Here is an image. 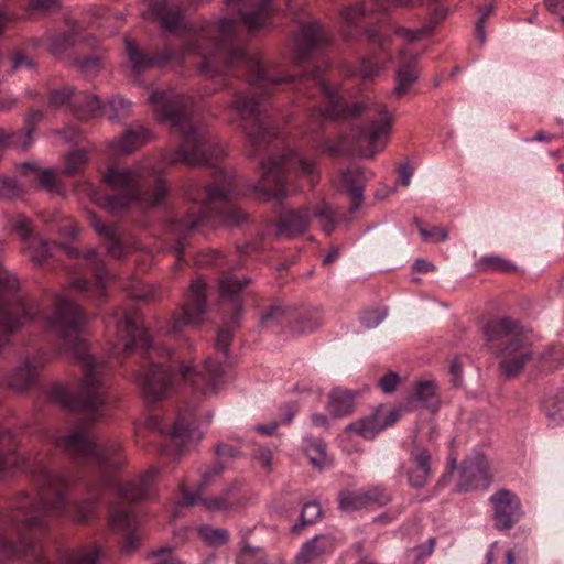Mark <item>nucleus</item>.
I'll return each instance as SVG.
<instances>
[{"mask_svg": "<svg viewBox=\"0 0 564 564\" xmlns=\"http://www.w3.org/2000/svg\"><path fill=\"white\" fill-rule=\"evenodd\" d=\"M37 498L28 495L19 497L4 513L0 528V555L15 558L35 554L26 532L45 527L48 517H59L67 505V486L57 474L41 468L35 475Z\"/></svg>", "mask_w": 564, "mask_h": 564, "instance_id": "obj_3", "label": "nucleus"}, {"mask_svg": "<svg viewBox=\"0 0 564 564\" xmlns=\"http://www.w3.org/2000/svg\"><path fill=\"white\" fill-rule=\"evenodd\" d=\"M392 33L408 43H414L421 41L427 34V30L424 28L411 30L402 26H394L392 29Z\"/></svg>", "mask_w": 564, "mask_h": 564, "instance_id": "obj_58", "label": "nucleus"}, {"mask_svg": "<svg viewBox=\"0 0 564 564\" xmlns=\"http://www.w3.org/2000/svg\"><path fill=\"white\" fill-rule=\"evenodd\" d=\"M84 258L87 261H89V264L91 267V270L94 271V275L96 279V288L98 292L101 293L108 280V272L105 269L102 261L98 259L95 249H87L84 253Z\"/></svg>", "mask_w": 564, "mask_h": 564, "instance_id": "obj_47", "label": "nucleus"}, {"mask_svg": "<svg viewBox=\"0 0 564 564\" xmlns=\"http://www.w3.org/2000/svg\"><path fill=\"white\" fill-rule=\"evenodd\" d=\"M312 218H317L321 221L322 229L325 234L329 235L334 228V218L328 206L322 202L312 209Z\"/></svg>", "mask_w": 564, "mask_h": 564, "instance_id": "obj_53", "label": "nucleus"}, {"mask_svg": "<svg viewBox=\"0 0 564 564\" xmlns=\"http://www.w3.org/2000/svg\"><path fill=\"white\" fill-rule=\"evenodd\" d=\"M335 549L334 539L329 535H316L307 541L295 557L296 564H319Z\"/></svg>", "mask_w": 564, "mask_h": 564, "instance_id": "obj_24", "label": "nucleus"}, {"mask_svg": "<svg viewBox=\"0 0 564 564\" xmlns=\"http://www.w3.org/2000/svg\"><path fill=\"white\" fill-rule=\"evenodd\" d=\"M435 545V539H429L427 544L417 546L408 552V558L412 564H419L425 556L432 554Z\"/></svg>", "mask_w": 564, "mask_h": 564, "instance_id": "obj_61", "label": "nucleus"}, {"mask_svg": "<svg viewBox=\"0 0 564 564\" xmlns=\"http://www.w3.org/2000/svg\"><path fill=\"white\" fill-rule=\"evenodd\" d=\"M48 361L44 352H37L31 358H26L9 377V384L14 389L22 390L29 387L36 378L39 369Z\"/></svg>", "mask_w": 564, "mask_h": 564, "instance_id": "obj_25", "label": "nucleus"}, {"mask_svg": "<svg viewBox=\"0 0 564 564\" xmlns=\"http://www.w3.org/2000/svg\"><path fill=\"white\" fill-rule=\"evenodd\" d=\"M89 223L99 237L104 239L108 253L112 258L121 259L126 256V247L118 237L117 229L115 227L105 226L95 214L89 215Z\"/></svg>", "mask_w": 564, "mask_h": 564, "instance_id": "obj_28", "label": "nucleus"}, {"mask_svg": "<svg viewBox=\"0 0 564 564\" xmlns=\"http://www.w3.org/2000/svg\"><path fill=\"white\" fill-rule=\"evenodd\" d=\"M39 314L36 303H24L19 301L13 305L7 302H0V326L4 330H14L24 325L28 321H32Z\"/></svg>", "mask_w": 564, "mask_h": 564, "instance_id": "obj_19", "label": "nucleus"}, {"mask_svg": "<svg viewBox=\"0 0 564 564\" xmlns=\"http://www.w3.org/2000/svg\"><path fill=\"white\" fill-rule=\"evenodd\" d=\"M264 552L261 547L251 546L245 542L237 556V564H262Z\"/></svg>", "mask_w": 564, "mask_h": 564, "instance_id": "obj_51", "label": "nucleus"}, {"mask_svg": "<svg viewBox=\"0 0 564 564\" xmlns=\"http://www.w3.org/2000/svg\"><path fill=\"white\" fill-rule=\"evenodd\" d=\"M254 463L265 471L272 470V452L268 447L259 446L252 453Z\"/></svg>", "mask_w": 564, "mask_h": 564, "instance_id": "obj_60", "label": "nucleus"}, {"mask_svg": "<svg viewBox=\"0 0 564 564\" xmlns=\"http://www.w3.org/2000/svg\"><path fill=\"white\" fill-rule=\"evenodd\" d=\"M259 107V100H256L253 96H249L243 93L236 94L232 102L229 106V108L240 119H247L256 116L258 113Z\"/></svg>", "mask_w": 564, "mask_h": 564, "instance_id": "obj_38", "label": "nucleus"}, {"mask_svg": "<svg viewBox=\"0 0 564 564\" xmlns=\"http://www.w3.org/2000/svg\"><path fill=\"white\" fill-rule=\"evenodd\" d=\"M543 410L551 423L555 425L564 423V391L546 398L543 401Z\"/></svg>", "mask_w": 564, "mask_h": 564, "instance_id": "obj_40", "label": "nucleus"}, {"mask_svg": "<svg viewBox=\"0 0 564 564\" xmlns=\"http://www.w3.org/2000/svg\"><path fill=\"white\" fill-rule=\"evenodd\" d=\"M499 368L506 378L519 376L528 362L533 359V351L530 348L525 336L506 344L500 352Z\"/></svg>", "mask_w": 564, "mask_h": 564, "instance_id": "obj_15", "label": "nucleus"}, {"mask_svg": "<svg viewBox=\"0 0 564 564\" xmlns=\"http://www.w3.org/2000/svg\"><path fill=\"white\" fill-rule=\"evenodd\" d=\"M238 313L234 314L232 317L225 323V326L221 327L216 337V348L218 350L224 351L227 355L228 348L232 338V329L238 326L240 318V307H236Z\"/></svg>", "mask_w": 564, "mask_h": 564, "instance_id": "obj_46", "label": "nucleus"}, {"mask_svg": "<svg viewBox=\"0 0 564 564\" xmlns=\"http://www.w3.org/2000/svg\"><path fill=\"white\" fill-rule=\"evenodd\" d=\"M14 443L9 432L0 430V473L10 469L17 463L13 453Z\"/></svg>", "mask_w": 564, "mask_h": 564, "instance_id": "obj_41", "label": "nucleus"}, {"mask_svg": "<svg viewBox=\"0 0 564 564\" xmlns=\"http://www.w3.org/2000/svg\"><path fill=\"white\" fill-rule=\"evenodd\" d=\"M200 539L209 546L219 547L226 545L229 541V533L223 528H213L210 525H200L198 529Z\"/></svg>", "mask_w": 564, "mask_h": 564, "instance_id": "obj_43", "label": "nucleus"}, {"mask_svg": "<svg viewBox=\"0 0 564 564\" xmlns=\"http://www.w3.org/2000/svg\"><path fill=\"white\" fill-rule=\"evenodd\" d=\"M327 408L334 417H343L350 414L355 408L354 392L340 388L333 389Z\"/></svg>", "mask_w": 564, "mask_h": 564, "instance_id": "obj_32", "label": "nucleus"}, {"mask_svg": "<svg viewBox=\"0 0 564 564\" xmlns=\"http://www.w3.org/2000/svg\"><path fill=\"white\" fill-rule=\"evenodd\" d=\"M312 219V210H292L281 218L278 225V234L292 237L303 234Z\"/></svg>", "mask_w": 564, "mask_h": 564, "instance_id": "obj_29", "label": "nucleus"}, {"mask_svg": "<svg viewBox=\"0 0 564 564\" xmlns=\"http://www.w3.org/2000/svg\"><path fill=\"white\" fill-rule=\"evenodd\" d=\"M152 139V132L142 124H135L127 129L119 138L109 143V148L116 154H129L147 144Z\"/></svg>", "mask_w": 564, "mask_h": 564, "instance_id": "obj_23", "label": "nucleus"}, {"mask_svg": "<svg viewBox=\"0 0 564 564\" xmlns=\"http://www.w3.org/2000/svg\"><path fill=\"white\" fill-rule=\"evenodd\" d=\"M367 507L365 490H346L339 495V508L343 511L351 512Z\"/></svg>", "mask_w": 564, "mask_h": 564, "instance_id": "obj_45", "label": "nucleus"}, {"mask_svg": "<svg viewBox=\"0 0 564 564\" xmlns=\"http://www.w3.org/2000/svg\"><path fill=\"white\" fill-rule=\"evenodd\" d=\"M299 166L301 174L307 176L311 185L317 180L315 162L292 150H286L279 161L262 163V176L256 189L269 197L280 198L284 193V172Z\"/></svg>", "mask_w": 564, "mask_h": 564, "instance_id": "obj_8", "label": "nucleus"}, {"mask_svg": "<svg viewBox=\"0 0 564 564\" xmlns=\"http://www.w3.org/2000/svg\"><path fill=\"white\" fill-rule=\"evenodd\" d=\"M151 15L160 20L163 28L173 30L182 22L180 11H169L167 6L163 1H155L151 4Z\"/></svg>", "mask_w": 564, "mask_h": 564, "instance_id": "obj_39", "label": "nucleus"}, {"mask_svg": "<svg viewBox=\"0 0 564 564\" xmlns=\"http://www.w3.org/2000/svg\"><path fill=\"white\" fill-rule=\"evenodd\" d=\"M206 312V284L202 279H197L191 284L182 314L174 318L169 333L174 334L181 332L185 326L202 324L205 321Z\"/></svg>", "mask_w": 564, "mask_h": 564, "instance_id": "obj_10", "label": "nucleus"}, {"mask_svg": "<svg viewBox=\"0 0 564 564\" xmlns=\"http://www.w3.org/2000/svg\"><path fill=\"white\" fill-rule=\"evenodd\" d=\"M153 558L152 564H184L181 560L175 557L171 547H161L151 553Z\"/></svg>", "mask_w": 564, "mask_h": 564, "instance_id": "obj_62", "label": "nucleus"}, {"mask_svg": "<svg viewBox=\"0 0 564 564\" xmlns=\"http://www.w3.org/2000/svg\"><path fill=\"white\" fill-rule=\"evenodd\" d=\"M231 181L228 180L221 187L217 185L209 186L203 193L195 182H188L185 186V195L188 199L196 202L202 198V206L196 212H192L182 219H177L172 225V230L180 235L183 231H189L196 228L215 208L218 203H225L232 197Z\"/></svg>", "mask_w": 564, "mask_h": 564, "instance_id": "obj_9", "label": "nucleus"}, {"mask_svg": "<svg viewBox=\"0 0 564 564\" xmlns=\"http://www.w3.org/2000/svg\"><path fill=\"white\" fill-rule=\"evenodd\" d=\"M399 419V410L381 405L371 414L350 423L347 426V431L362 438L372 440L378 433L395 423Z\"/></svg>", "mask_w": 564, "mask_h": 564, "instance_id": "obj_13", "label": "nucleus"}, {"mask_svg": "<svg viewBox=\"0 0 564 564\" xmlns=\"http://www.w3.org/2000/svg\"><path fill=\"white\" fill-rule=\"evenodd\" d=\"M247 137L250 147L257 148L268 142L270 132L262 122H258L257 126L247 133Z\"/></svg>", "mask_w": 564, "mask_h": 564, "instance_id": "obj_55", "label": "nucleus"}, {"mask_svg": "<svg viewBox=\"0 0 564 564\" xmlns=\"http://www.w3.org/2000/svg\"><path fill=\"white\" fill-rule=\"evenodd\" d=\"M494 521L498 530H510L523 516L520 499L512 491L501 488L490 497Z\"/></svg>", "mask_w": 564, "mask_h": 564, "instance_id": "obj_12", "label": "nucleus"}, {"mask_svg": "<svg viewBox=\"0 0 564 564\" xmlns=\"http://www.w3.org/2000/svg\"><path fill=\"white\" fill-rule=\"evenodd\" d=\"M149 102L160 119L169 122L183 138L177 152L170 160L171 163L180 162L196 166L218 158V154H214L216 148L208 140L206 129L194 124L188 116L191 97L175 94L170 89L153 90Z\"/></svg>", "mask_w": 564, "mask_h": 564, "instance_id": "obj_4", "label": "nucleus"}, {"mask_svg": "<svg viewBox=\"0 0 564 564\" xmlns=\"http://www.w3.org/2000/svg\"><path fill=\"white\" fill-rule=\"evenodd\" d=\"M9 226L26 245L35 238L32 236V221L23 215L13 216L9 220Z\"/></svg>", "mask_w": 564, "mask_h": 564, "instance_id": "obj_50", "label": "nucleus"}, {"mask_svg": "<svg viewBox=\"0 0 564 564\" xmlns=\"http://www.w3.org/2000/svg\"><path fill=\"white\" fill-rule=\"evenodd\" d=\"M322 514V509L318 503L310 502L304 505L301 513V524L314 523Z\"/></svg>", "mask_w": 564, "mask_h": 564, "instance_id": "obj_64", "label": "nucleus"}, {"mask_svg": "<svg viewBox=\"0 0 564 564\" xmlns=\"http://www.w3.org/2000/svg\"><path fill=\"white\" fill-rule=\"evenodd\" d=\"M365 180L364 172L357 167L348 169L340 173V182L343 187L349 193L355 209L362 203Z\"/></svg>", "mask_w": 564, "mask_h": 564, "instance_id": "obj_31", "label": "nucleus"}, {"mask_svg": "<svg viewBox=\"0 0 564 564\" xmlns=\"http://www.w3.org/2000/svg\"><path fill=\"white\" fill-rule=\"evenodd\" d=\"M410 467L408 469L409 482L414 488H422L431 476V455L423 447H414L410 453Z\"/></svg>", "mask_w": 564, "mask_h": 564, "instance_id": "obj_26", "label": "nucleus"}, {"mask_svg": "<svg viewBox=\"0 0 564 564\" xmlns=\"http://www.w3.org/2000/svg\"><path fill=\"white\" fill-rule=\"evenodd\" d=\"M484 333L488 341L507 338V344L524 337L522 328L510 318L490 321L485 326Z\"/></svg>", "mask_w": 564, "mask_h": 564, "instance_id": "obj_27", "label": "nucleus"}, {"mask_svg": "<svg viewBox=\"0 0 564 564\" xmlns=\"http://www.w3.org/2000/svg\"><path fill=\"white\" fill-rule=\"evenodd\" d=\"M87 161V153L84 150H75L65 158L63 174L72 176L79 173Z\"/></svg>", "mask_w": 564, "mask_h": 564, "instance_id": "obj_49", "label": "nucleus"}, {"mask_svg": "<svg viewBox=\"0 0 564 564\" xmlns=\"http://www.w3.org/2000/svg\"><path fill=\"white\" fill-rule=\"evenodd\" d=\"M50 440L56 447L65 451L74 458L100 467L115 469L126 463V459L121 456V444L117 441H110L104 446H97L91 440L86 423L75 427L67 436L51 435Z\"/></svg>", "mask_w": 564, "mask_h": 564, "instance_id": "obj_7", "label": "nucleus"}, {"mask_svg": "<svg viewBox=\"0 0 564 564\" xmlns=\"http://www.w3.org/2000/svg\"><path fill=\"white\" fill-rule=\"evenodd\" d=\"M131 104L122 98L115 97L109 101L108 105V118L111 121L122 120L130 113Z\"/></svg>", "mask_w": 564, "mask_h": 564, "instance_id": "obj_52", "label": "nucleus"}, {"mask_svg": "<svg viewBox=\"0 0 564 564\" xmlns=\"http://www.w3.org/2000/svg\"><path fill=\"white\" fill-rule=\"evenodd\" d=\"M126 51L134 73L141 72L161 64V58L158 56H149L138 48V46L129 39H126Z\"/></svg>", "mask_w": 564, "mask_h": 564, "instance_id": "obj_34", "label": "nucleus"}, {"mask_svg": "<svg viewBox=\"0 0 564 564\" xmlns=\"http://www.w3.org/2000/svg\"><path fill=\"white\" fill-rule=\"evenodd\" d=\"M99 496L97 492L91 491L89 497L78 502L73 512V520L76 522H86L90 520L98 506Z\"/></svg>", "mask_w": 564, "mask_h": 564, "instance_id": "obj_44", "label": "nucleus"}, {"mask_svg": "<svg viewBox=\"0 0 564 564\" xmlns=\"http://www.w3.org/2000/svg\"><path fill=\"white\" fill-rule=\"evenodd\" d=\"M196 419L192 411H181L169 430L171 444L164 452L169 455H181L183 447L192 440L195 433Z\"/></svg>", "mask_w": 564, "mask_h": 564, "instance_id": "obj_18", "label": "nucleus"}, {"mask_svg": "<svg viewBox=\"0 0 564 564\" xmlns=\"http://www.w3.org/2000/svg\"><path fill=\"white\" fill-rule=\"evenodd\" d=\"M415 224L419 227L421 237L427 242L444 241L448 237V231L445 228L433 227L429 230L424 228L417 219H415Z\"/></svg>", "mask_w": 564, "mask_h": 564, "instance_id": "obj_57", "label": "nucleus"}, {"mask_svg": "<svg viewBox=\"0 0 564 564\" xmlns=\"http://www.w3.org/2000/svg\"><path fill=\"white\" fill-rule=\"evenodd\" d=\"M28 253L31 261L37 265H41L52 254L51 246L42 238H33L30 243L26 245Z\"/></svg>", "mask_w": 564, "mask_h": 564, "instance_id": "obj_48", "label": "nucleus"}, {"mask_svg": "<svg viewBox=\"0 0 564 564\" xmlns=\"http://www.w3.org/2000/svg\"><path fill=\"white\" fill-rule=\"evenodd\" d=\"M102 181L119 194L99 198L90 184L83 186L91 199L109 212L120 210L132 202L155 206L167 193V186L151 162H142L129 169L111 166L104 174Z\"/></svg>", "mask_w": 564, "mask_h": 564, "instance_id": "obj_5", "label": "nucleus"}, {"mask_svg": "<svg viewBox=\"0 0 564 564\" xmlns=\"http://www.w3.org/2000/svg\"><path fill=\"white\" fill-rule=\"evenodd\" d=\"M250 283V280L247 278L235 280L231 278H223L219 281V294L223 301H232L234 302V314H237L238 311L236 307H240V313L242 312L241 303L238 301V295Z\"/></svg>", "mask_w": 564, "mask_h": 564, "instance_id": "obj_36", "label": "nucleus"}, {"mask_svg": "<svg viewBox=\"0 0 564 564\" xmlns=\"http://www.w3.org/2000/svg\"><path fill=\"white\" fill-rule=\"evenodd\" d=\"M109 525L112 530L126 534L123 543L124 552H132L140 545L142 536L137 532V519L130 512L126 510L112 511Z\"/></svg>", "mask_w": 564, "mask_h": 564, "instance_id": "obj_22", "label": "nucleus"}, {"mask_svg": "<svg viewBox=\"0 0 564 564\" xmlns=\"http://www.w3.org/2000/svg\"><path fill=\"white\" fill-rule=\"evenodd\" d=\"M488 482V462L482 454L476 453L463 463L458 490L468 491Z\"/></svg>", "mask_w": 564, "mask_h": 564, "instance_id": "obj_20", "label": "nucleus"}, {"mask_svg": "<svg viewBox=\"0 0 564 564\" xmlns=\"http://www.w3.org/2000/svg\"><path fill=\"white\" fill-rule=\"evenodd\" d=\"M74 106L77 108L76 115L80 119L96 117L102 112L99 98L85 93H77L74 96Z\"/></svg>", "mask_w": 564, "mask_h": 564, "instance_id": "obj_37", "label": "nucleus"}, {"mask_svg": "<svg viewBox=\"0 0 564 564\" xmlns=\"http://www.w3.org/2000/svg\"><path fill=\"white\" fill-rule=\"evenodd\" d=\"M270 10L271 0H225V15L217 23L208 24L193 35L185 51L202 57L200 69L210 78L229 72L235 76L246 72L251 77L252 86L292 83L293 77L268 76L260 59L256 56L247 57L237 39V17L250 31H254L265 24Z\"/></svg>", "mask_w": 564, "mask_h": 564, "instance_id": "obj_1", "label": "nucleus"}, {"mask_svg": "<svg viewBox=\"0 0 564 564\" xmlns=\"http://www.w3.org/2000/svg\"><path fill=\"white\" fill-rule=\"evenodd\" d=\"M477 267L482 272H500V273H510L516 270V265L499 257V256H485L481 257Z\"/></svg>", "mask_w": 564, "mask_h": 564, "instance_id": "obj_42", "label": "nucleus"}, {"mask_svg": "<svg viewBox=\"0 0 564 564\" xmlns=\"http://www.w3.org/2000/svg\"><path fill=\"white\" fill-rule=\"evenodd\" d=\"M76 94L70 87L54 90L48 99V106L53 109L62 108L68 104L74 105V96Z\"/></svg>", "mask_w": 564, "mask_h": 564, "instance_id": "obj_54", "label": "nucleus"}, {"mask_svg": "<svg viewBox=\"0 0 564 564\" xmlns=\"http://www.w3.org/2000/svg\"><path fill=\"white\" fill-rule=\"evenodd\" d=\"M73 42L72 35L66 33L55 34L48 40V50L52 54L63 53Z\"/></svg>", "mask_w": 564, "mask_h": 564, "instance_id": "obj_59", "label": "nucleus"}, {"mask_svg": "<svg viewBox=\"0 0 564 564\" xmlns=\"http://www.w3.org/2000/svg\"><path fill=\"white\" fill-rule=\"evenodd\" d=\"M303 451L308 458L310 464L321 470L332 464V459L326 453L325 445L317 440L305 438L303 441Z\"/></svg>", "mask_w": 564, "mask_h": 564, "instance_id": "obj_35", "label": "nucleus"}, {"mask_svg": "<svg viewBox=\"0 0 564 564\" xmlns=\"http://www.w3.org/2000/svg\"><path fill=\"white\" fill-rule=\"evenodd\" d=\"M85 322V315L70 299L64 295L56 296L55 308L47 318V324L62 337L66 348L82 364L84 373L76 391L56 383L51 388V395L64 406L82 409L90 421H95L105 415L106 365L96 362L88 352L87 343L82 337Z\"/></svg>", "mask_w": 564, "mask_h": 564, "instance_id": "obj_2", "label": "nucleus"}, {"mask_svg": "<svg viewBox=\"0 0 564 564\" xmlns=\"http://www.w3.org/2000/svg\"><path fill=\"white\" fill-rule=\"evenodd\" d=\"M330 36L318 23H306L300 29L295 39V59L296 63L304 62L311 51L316 47L325 46L329 43Z\"/></svg>", "mask_w": 564, "mask_h": 564, "instance_id": "obj_17", "label": "nucleus"}, {"mask_svg": "<svg viewBox=\"0 0 564 564\" xmlns=\"http://www.w3.org/2000/svg\"><path fill=\"white\" fill-rule=\"evenodd\" d=\"M398 59L395 87L390 94L391 97L397 99L410 91L411 87L417 82L421 72L417 65L419 56L409 53L405 48L399 50Z\"/></svg>", "mask_w": 564, "mask_h": 564, "instance_id": "obj_16", "label": "nucleus"}, {"mask_svg": "<svg viewBox=\"0 0 564 564\" xmlns=\"http://www.w3.org/2000/svg\"><path fill=\"white\" fill-rule=\"evenodd\" d=\"M311 77L317 80V84L326 99L325 109L317 110L321 117H324L326 119H336L344 118L348 115L350 117H356L361 112V105L356 104L348 109L346 105L343 102L341 98L327 86L324 79L318 77L316 72H313L311 74Z\"/></svg>", "mask_w": 564, "mask_h": 564, "instance_id": "obj_21", "label": "nucleus"}, {"mask_svg": "<svg viewBox=\"0 0 564 564\" xmlns=\"http://www.w3.org/2000/svg\"><path fill=\"white\" fill-rule=\"evenodd\" d=\"M153 473L149 471L138 479L127 482L119 488V495L129 501H139L151 497Z\"/></svg>", "mask_w": 564, "mask_h": 564, "instance_id": "obj_30", "label": "nucleus"}, {"mask_svg": "<svg viewBox=\"0 0 564 564\" xmlns=\"http://www.w3.org/2000/svg\"><path fill=\"white\" fill-rule=\"evenodd\" d=\"M181 382L188 383L203 397L215 395L225 382L223 366L210 357L205 360L199 371L189 362H182L177 372H172L170 366L153 364L143 375L140 384L144 399L148 402H158L176 390Z\"/></svg>", "mask_w": 564, "mask_h": 564, "instance_id": "obj_6", "label": "nucleus"}, {"mask_svg": "<svg viewBox=\"0 0 564 564\" xmlns=\"http://www.w3.org/2000/svg\"><path fill=\"white\" fill-rule=\"evenodd\" d=\"M99 546L94 544L75 550L59 552L61 564H96L99 558Z\"/></svg>", "mask_w": 564, "mask_h": 564, "instance_id": "obj_33", "label": "nucleus"}, {"mask_svg": "<svg viewBox=\"0 0 564 564\" xmlns=\"http://www.w3.org/2000/svg\"><path fill=\"white\" fill-rule=\"evenodd\" d=\"M367 507L377 505L383 507L391 501V495L383 488H371L365 490Z\"/></svg>", "mask_w": 564, "mask_h": 564, "instance_id": "obj_56", "label": "nucleus"}, {"mask_svg": "<svg viewBox=\"0 0 564 564\" xmlns=\"http://www.w3.org/2000/svg\"><path fill=\"white\" fill-rule=\"evenodd\" d=\"M435 395V384L432 381L419 382L415 387L414 397L424 403L430 402Z\"/></svg>", "mask_w": 564, "mask_h": 564, "instance_id": "obj_63", "label": "nucleus"}, {"mask_svg": "<svg viewBox=\"0 0 564 564\" xmlns=\"http://www.w3.org/2000/svg\"><path fill=\"white\" fill-rule=\"evenodd\" d=\"M379 119L373 121L366 130H361L357 142L359 144L367 142L368 150L364 153L365 156L373 158L376 153L382 150L390 137L392 128V113L386 106L380 105L378 108Z\"/></svg>", "mask_w": 564, "mask_h": 564, "instance_id": "obj_14", "label": "nucleus"}, {"mask_svg": "<svg viewBox=\"0 0 564 564\" xmlns=\"http://www.w3.org/2000/svg\"><path fill=\"white\" fill-rule=\"evenodd\" d=\"M116 334L115 350L122 347L123 350L128 351L134 346L145 348L150 345L149 336L142 327V317L137 311L116 313Z\"/></svg>", "mask_w": 564, "mask_h": 564, "instance_id": "obj_11", "label": "nucleus"}]
</instances>
